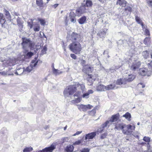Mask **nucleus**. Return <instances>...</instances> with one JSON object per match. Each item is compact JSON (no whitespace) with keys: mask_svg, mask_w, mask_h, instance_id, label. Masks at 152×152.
I'll return each mask as SVG.
<instances>
[{"mask_svg":"<svg viewBox=\"0 0 152 152\" xmlns=\"http://www.w3.org/2000/svg\"><path fill=\"white\" fill-rule=\"evenodd\" d=\"M56 144L53 143L50 146L46 147L42 150H39L38 152H52L56 148Z\"/></svg>","mask_w":152,"mask_h":152,"instance_id":"6e6552de","label":"nucleus"},{"mask_svg":"<svg viewBox=\"0 0 152 152\" xmlns=\"http://www.w3.org/2000/svg\"><path fill=\"white\" fill-rule=\"evenodd\" d=\"M47 50V48L46 46H44L42 50L41 51L42 53V54H45L46 53Z\"/></svg>","mask_w":152,"mask_h":152,"instance_id":"de8ad7c7","label":"nucleus"},{"mask_svg":"<svg viewBox=\"0 0 152 152\" xmlns=\"http://www.w3.org/2000/svg\"><path fill=\"white\" fill-rule=\"evenodd\" d=\"M88 12V9L82 5L76 11V14L78 16H80L82 14Z\"/></svg>","mask_w":152,"mask_h":152,"instance_id":"1a4fd4ad","label":"nucleus"},{"mask_svg":"<svg viewBox=\"0 0 152 152\" xmlns=\"http://www.w3.org/2000/svg\"><path fill=\"white\" fill-rule=\"evenodd\" d=\"M36 4L38 6L40 7H42L43 5L42 0H37L36 1Z\"/></svg>","mask_w":152,"mask_h":152,"instance_id":"58836bf2","label":"nucleus"},{"mask_svg":"<svg viewBox=\"0 0 152 152\" xmlns=\"http://www.w3.org/2000/svg\"><path fill=\"white\" fill-rule=\"evenodd\" d=\"M37 57H35L31 62V64L32 65V66L34 67L35 66L38 62V60H37Z\"/></svg>","mask_w":152,"mask_h":152,"instance_id":"c85d7f7f","label":"nucleus"},{"mask_svg":"<svg viewBox=\"0 0 152 152\" xmlns=\"http://www.w3.org/2000/svg\"><path fill=\"white\" fill-rule=\"evenodd\" d=\"M82 132V131H77L74 134L73 136H75L77 135H78Z\"/></svg>","mask_w":152,"mask_h":152,"instance_id":"680f3d73","label":"nucleus"},{"mask_svg":"<svg viewBox=\"0 0 152 152\" xmlns=\"http://www.w3.org/2000/svg\"><path fill=\"white\" fill-rule=\"evenodd\" d=\"M86 19V16H83L79 19V23L80 24H83L85 22Z\"/></svg>","mask_w":152,"mask_h":152,"instance_id":"bb28decb","label":"nucleus"},{"mask_svg":"<svg viewBox=\"0 0 152 152\" xmlns=\"http://www.w3.org/2000/svg\"><path fill=\"white\" fill-rule=\"evenodd\" d=\"M118 114H116L113 115L110 118L109 121H110V123H111L116 121L118 120Z\"/></svg>","mask_w":152,"mask_h":152,"instance_id":"6ab92c4d","label":"nucleus"},{"mask_svg":"<svg viewBox=\"0 0 152 152\" xmlns=\"http://www.w3.org/2000/svg\"><path fill=\"white\" fill-rule=\"evenodd\" d=\"M93 70V67H91L89 65H85L84 66L83 68V71L86 73L92 72Z\"/></svg>","mask_w":152,"mask_h":152,"instance_id":"9b49d317","label":"nucleus"},{"mask_svg":"<svg viewBox=\"0 0 152 152\" xmlns=\"http://www.w3.org/2000/svg\"><path fill=\"white\" fill-rule=\"evenodd\" d=\"M82 142L81 140H79L76 141L75 142L73 143V145H80Z\"/></svg>","mask_w":152,"mask_h":152,"instance_id":"3c124183","label":"nucleus"},{"mask_svg":"<svg viewBox=\"0 0 152 152\" xmlns=\"http://www.w3.org/2000/svg\"><path fill=\"white\" fill-rule=\"evenodd\" d=\"M131 38V37L129 36H126L125 39L124 40H123V42H126V43H125L124 45H129V43L131 42L130 39Z\"/></svg>","mask_w":152,"mask_h":152,"instance_id":"cd10ccee","label":"nucleus"},{"mask_svg":"<svg viewBox=\"0 0 152 152\" xmlns=\"http://www.w3.org/2000/svg\"><path fill=\"white\" fill-rule=\"evenodd\" d=\"M24 70L23 68L21 67H18L16 69V70L15 71V73L17 75H20L24 72Z\"/></svg>","mask_w":152,"mask_h":152,"instance_id":"f3484780","label":"nucleus"},{"mask_svg":"<svg viewBox=\"0 0 152 152\" xmlns=\"http://www.w3.org/2000/svg\"><path fill=\"white\" fill-rule=\"evenodd\" d=\"M140 65V61H134L132 64L131 66L130 69L133 71H135L138 69Z\"/></svg>","mask_w":152,"mask_h":152,"instance_id":"9d476101","label":"nucleus"},{"mask_svg":"<svg viewBox=\"0 0 152 152\" xmlns=\"http://www.w3.org/2000/svg\"><path fill=\"white\" fill-rule=\"evenodd\" d=\"M142 29L144 32V33L146 35L149 36L150 35V32L149 30L147 28V27L144 24H142Z\"/></svg>","mask_w":152,"mask_h":152,"instance_id":"4be33fe9","label":"nucleus"},{"mask_svg":"<svg viewBox=\"0 0 152 152\" xmlns=\"http://www.w3.org/2000/svg\"><path fill=\"white\" fill-rule=\"evenodd\" d=\"M71 21L72 22L75 23L76 22V20H75L74 18H71Z\"/></svg>","mask_w":152,"mask_h":152,"instance_id":"338daca9","label":"nucleus"},{"mask_svg":"<svg viewBox=\"0 0 152 152\" xmlns=\"http://www.w3.org/2000/svg\"><path fill=\"white\" fill-rule=\"evenodd\" d=\"M82 5L83 7H85L86 8L88 9V11L89 8H91L93 5L92 1L90 0H87L86 1V4H82Z\"/></svg>","mask_w":152,"mask_h":152,"instance_id":"ddd939ff","label":"nucleus"},{"mask_svg":"<svg viewBox=\"0 0 152 152\" xmlns=\"http://www.w3.org/2000/svg\"><path fill=\"white\" fill-rule=\"evenodd\" d=\"M28 51V49L24 50L23 52L25 54L24 55L25 58H29L33 55L34 53L31 51L27 52Z\"/></svg>","mask_w":152,"mask_h":152,"instance_id":"2eb2a0df","label":"nucleus"},{"mask_svg":"<svg viewBox=\"0 0 152 152\" xmlns=\"http://www.w3.org/2000/svg\"><path fill=\"white\" fill-rule=\"evenodd\" d=\"M15 63V61L13 59H10L5 61L4 62V64L6 66H11L14 65Z\"/></svg>","mask_w":152,"mask_h":152,"instance_id":"f8f14e48","label":"nucleus"},{"mask_svg":"<svg viewBox=\"0 0 152 152\" xmlns=\"http://www.w3.org/2000/svg\"><path fill=\"white\" fill-rule=\"evenodd\" d=\"M33 20H31V22H28V27H29L30 28H32L33 27Z\"/></svg>","mask_w":152,"mask_h":152,"instance_id":"49530a36","label":"nucleus"},{"mask_svg":"<svg viewBox=\"0 0 152 152\" xmlns=\"http://www.w3.org/2000/svg\"><path fill=\"white\" fill-rule=\"evenodd\" d=\"M148 66L151 69H152V61H151L150 63L147 64Z\"/></svg>","mask_w":152,"mask_h":152,"instance_id":"4d7b16f0","label":"nucleus"},{"mask_svg":"<svg viewBox=\"0 0 152 152\" xmlns=\"http://www.w3.org/2000/svg\"><path fill=\"white\" fill-rule=\"evenodd\" d=\"M132 8L129 6H126L124 12H126L127 13L126 14V15H127L129 13H130L131 12Z\"/></svg>","mask_w":152,"mask_h":152,"instance_id":"2f4dec72","label":"nucleus"},{"mask_svg":"<svg viewBox=\"0 0 152 152\" xmlns=\"http://www.w3.org/2000/svg\"><path fill=\"white\" fill-rule=\"evenodd\" d=\"M105 86L103 85H99L96 87V90L98 91H106Z\"/></svg>","mask_w":152,"mask_h":152,"instance_id":"412c9836","label":"nucleus"},{"mask_svg":"<svg viewBox=\"0 0 152 152\" xmlns=\"http://www.w3.org/2000/svg\"><path fill=\"white\" fill-rule=\"evenodd\" d=\"M69 47L70 50L75 54H80L82 50V46L79 42L71 43Z\"/></svg>","mask_w":152,"mask_h":152,"instance_id":"20e7f679","label":"nucleus"},{"mask_svg":"<svg viewBox=\"0 0 152 152\" xmlns=\"http://www.w3.org/2000/svg\"><path fill=\"white\" fill-rule=\"evenodd\" d=\"M107 135V133L105 132L104 133L101 135V138L102 139H103L104 138L106 137Z\"/></svg>","mask_w":152,"mask_h":152,"instance_id":"5fc2aeb1","label":"nucleus"},{"mask_svg":"<svg viewBox=\"0 0 152 152\" xmlns=\"http://www.w3.org/2000/svg\"><path fill=\"white\" fill-rule=\"evenodd\" d=\"M85 90V86L84 84L78 83L76 84L75 86L71 85L66 87L64 91V94L65 97H69L73 95L76 90H77V94H75L74 96L78 97L80 95L81 92L83 93ZM89 95V93L87 92L83 94V98H88Z\"/></svg>","mask_w":152,"mask_h":152,"instance_id":"f257e3e1","label":"nucleus"},{"mask_svg":"<svg viewBox=\"0 0 152 152\" xmlns=\"http://www.w3.org/2000/svg\"><path fill=\"white\" fill-rule=\"evenodd\" d=\"M135 128V126L134 124L132 126L129 124L126 125L123 123L116 124L115 127V129L121 130L123 133L126 135L131 134L132 132L130 130H134Z\"/></svg>","mask_w":152,"mask_h":152,"instance_id":"f03ea898","label":"nucleus"},{"mask_svg":"<svg viewBox=\"0 0 152 152\" xmlns=\"http://www.w3.org/2000/svg\"><path fill=\"white\" fill-rule=\"evenodd\" d=\"M33 150V148L31 147H26L24 148L23 151V152H30L32 151Z\"/></svg>","mask_w":152,"mask_h":152,"instance_id":"e433bc0d","label":"nucleus"},{"mask_svg":"<svg viewBox=\"0 0 152 152\" xmlns=\"http://www.w3.org/2000/svg\"><path fill=\"white\" fill-rule=\"evenodd\" d=\"M81 100V99L80 98L78 97L75 99V101L76 103H78L80 102Z\"/></svg>","mask_w":152,"mask_h":152,"instance_id":"13d9d810","label":"nucleus"},{"mask_svg":"<svg viewBox=\"0 0 152 152\" xmlns=\"http://www.w3.org/2000/svg\"><path fill=\"white\" fill-rule=\"evenodd\" d=\"M95 78L91 75H89V77L88 78V85L91 86L93 84V82Z\"/></svg>","mask_w":152,"mask_h":152,"instance_id":"aec40b11","label":"nucleus"},{"mask_svg":"<svg viewBox=\"0 0 152 152\" xmlns=\"http://www.w3.org/2000/svg\"><path fill=\"white\" fill-rule=\"evenodd\" d=\"M6 70V71H8L9 72H10V71H13L14 74L15 73V69H13L12 67H9Z\"/></svg>","mask_w":152,"mask_h":152,"instance_id":"09e8293b","label":"nucleus"},{"mask_svg":"<svg viewBox=\"0 0 152 152\" xmlns=\"http://www.w3.org/2000/svg\"><path fill=\"white\" fill-rule=\"evenodd\" d=\"M123 117L125 118L128 121H131V115L129 113V112L126 113L125 114L123 115Z\"/></svg>","mask_w":152,"mask_h":152,"instance_id":"b1692460","label":"nucleus"},{"mask_svg":"<svg viewBox=\"0 0 152 152\" xmlns=\"http://www.w3.org/2000/svg\"><path fill=\"white\" fill-rule=\"evenodd\" d=\"M17 24L20 28H22L23 27V23L21 21V19L19 17H18L17 19Z\"/></svg>","mask_w":152,"mask_h":152,"instance_id":"72a5a7b5","label":"nucleus"},{"mask_svg":"<svg viewBox=\"0 0 152 152\" xmlns=\"http://www.w3.org/2000/svg\"><path fill=\"white\" fill-rule=\"evenodd\" d=\"M70 56L71 58L74 59H76L77 58V56L74 54H70Z\"/></svg>","mask_w":152,"mask_h":152,"instance_id":"6e6d98bb","label":"nucleus"},{"mask_svg":"<svg viewBox=\"0 0 152 152\" xmlns=\"http://www.w3.org/2000/svg\"><path fill=\"white\" fill-rule=\"evenodd\" d=\"M40 26L39 25L37 24L36 26L34 27L33 29L35 31H38L40 30Z\"/></svg>","mask_w":152,"mask_h":152,"instance_id":"79ce46f5","label":"nucleus"},{"mask_svg":"<svg viewBox=\"0 0 152 152\" xmlns=\"http://www.w3.org/2000/svg\"><path fill=\"white\" fill-rule=\"evenodd\" d=\"M96 132L88 133L86 134L85 139L86 140L88 139H92L96 136Z\"/></svg>","mask_w":152,"mask_h":152,"instance_id":"4468645a","label":"nucleus"},{"mask_svg":"<svg viewBox=\"0 0 152 152\" xmlns=\"http://www.w3.org/2000/svg\"><path fill=\"white\" fill-rule=\"evenodd\" d=\"M33 67L34 66H32V65H31V64L30 66H28L26 68L25 71L28 72H30L32 70Z\"/></svg>","mask_w":152,"mask_h":152,"instance_id":"4c0bfd02","label":"nucleus"},{"mask_svg":"<svg viewBox=\"0 0 152 152\" xmlns=\"http://www.w3.org/2000/svg\"><path fill=\"white\" fill-rule=\"evenodd\" d=\"M147 70L145 68L141 69L140 70V73L142 76H145L147 75Z\"/></svg>","mask_w":152,"mask_h":152,"instance_id":"393cba45","label":"nucleus"},{"mask_svg":"<svg viewBox=\"0 0 152 152\" xmlns=\"http://www.w3.org/2000/svg\"><path fill=\"white\" fill-rule=\"evenodd\" d=\"M96 113V110L95 108L89 112V115L92 116L94 115Z\"/></svg>","mask_w":152,"mask_h":152,"instance_id":"a19ab883","label":"nucleus"},{"mask_svg":"<svg viewBox=\"0 0 152 152\" xmlns=\"http://www.w3.org/2000/svg\"><path fill=\"white\" fill-rule=\"evenodd\" d=\"M99 1L102 3H105L106 1V0H98Z\"/></svg>","mask_w":152,"mask_h":152,"instance_id":"774afa93","label":"nucleus"},{"mask_svg":"<svg viewBox=\"0 0 152 152\" xmlns=\"http://www.w3.org/2000/svg\"><path fill=\"white\" fill-rule=\"evenodd\" d=\"M5 15L8 18L10 17V15L9 12L7 10H5Z\"/></svg>","mask_w":152,"mask_h":152,"instance_id":"052dcab7","label":"nucleus"},{"mask_svg":"<svg viewBox=\"0 0 152 152\" xmlns=\"http://www.w3.org/2000/svg\"><path fill=\"white\" fill-rule=\"evenodd\" d=\"M149 6L152 7V1L151 0H148L147 1Z\"/></svg>","mask_w":152,"mask_h":152,"instance_id":"864d4df0","label":"nucleus"},{"mask_svg":"<svg viewBox=\"0 0 152 152\" xmlns=\"http://www.w3.org/2000/svg\"><path fill=\"white\" fill-rule=\"evenodd\" d=\"M68 40H70L72 43L80 42L81 40V36L79 34L76 32H73L71 34L68 33L67 36Z\"/></svg>","mask_w":152,"mask_h":152,"instance_id":"39448f33","label":"nucleus"},{"mask_svg":"<svg viewBox=\"0 0 152 152\" xmlns=\"http://www.w3.org/2000/svg\"><path fill=\"white\" fill-rule=\"evenodd\" d=\"M81 64L83 66V67H84V66H85V65H86V61L85 60H81Z\"/></svg>","mask_w":152,"mask_h":152,"instance_id":"bf43d9fd","label":"nucleus"},{"mask_svg":"<svg viewBox=\"0 0 152 152\" xmlns=\"http://www.w3.org/2000/svg\"><path fill=\"white\" fill-rule=\"evenodd\" d=\"M110 70L111 72H114L115 71H116L115 69L113 67L110 68Z\"/></svg>","mask_w":152,"mask_h":152,"instance_id":"0e129e2a","label":"nucleus"},{"mask_svg":"<svg viewBox=\"0 0 152 152\" xmlns=\"http://www.w3.org/2000/svg\"><path fill=\"white\" fill-rule=\"evenodd\" d=\"M90 149L88 148H84L81 150V152H89Z\"/></svg>","mask_w":152,"mask_h":152,"instance_id":"8fccbe9b","label":"nucleus"},{"mask_svg":"<svg viewBox=\"0 0 152 152\" xmlns=\"http://www.w3.org/2000/svg\"><path fill=\"white\" fill-rule=\"evenodd\" d=\"M74 147L72 145H68L66 148V150L68 152H71L73 151Z\"/></svg>","mask_w":152,"mask_h":152,"instance_id":"7c9ffc66","label":"nucleus"},{"mask_svg":"<svg viewBox=\"0 0 152 152\" xmlns=\"http://www.w3.org/2000/svg\"><path fill=\"white\" fill-rule=\"evenodd\" d=\"M143 140L146 142H149L150 141V138L149 137L145 136L144 137Z\"/></svg>","mask_w":152,"mask_h":152,"instance_id":"a18cd8bd","label":"nucleus"},{"mask_svg":"<svg viewBox=\"0 0 152 152\" xmlns=\"http://www.w3.org/2000/svg\"><path fill=\"white\" fill-rule=\"evenodd\" d=\"M117 4H119L122 7H125L126 5V1L123 0H118L117 1Z\"/></svg>","mask_w":152,"mask_h":152,"instance_id":"a878e982","label":"nucleus"},{"mask_svg":"<svg viewBox=\"0 0 152 152\" xmlns=\"http://www.w3.org/2000/svg\"><path fill=\"white\" fill-rule=\"evenodd\" d=\"M111 124V123H110V121H108L105 122L104 124H103L101 125V127L102 128H103L107 127V126H109Z\"/></svg>","mask_w":152,"mask_h":152,"instance_id":"f704fd0d","label":"nucleus"},{"mask_svg":"<svg viewBox=\"0 0 152 152\" xmlns=\"http://www.w3.org/2000/svg\"><path fill=\"white\" fill-rule=\"evenodd\" d=\"M77 106L78 108L80 111L82 110L83 111H87V110L91 109L93 107L90 104L83 105L81 104L80 105H77Z\"/></svg>","mask_w":152,"mask_h":152,"instance_id":"0eeeda50","label":"nucleus"},{"mask_svg":"<svg viewBox=\"0 0 152 152\" xmlns=\"http://www.w3.org/2000/svg\"><path fill=\"white\" fill-rule=\"evenodd\" d=\"M150 38L149 37H146L144 41V43L145 45H148V43L150 42Z\"/></svg>","mask_w":152,"mask_h":152,"instance_id":"37998d69","label":"nucleus"},{"mask_svg":"<svg viewBox=\"0 0 152 152\" xmlns=\"http://www.w3.org/2000/svg\"><path fill=\"white\" fill-rule=\"evenodd\" d=\"M13 71H10V72H9L8 71H3L0 72V74L3 76H7L9 75H13Z\"/></svg>","mask_w":152,"mask_h":152,"instance_id":"a211bd4d","label":"nucleus"},{"mask_svg":"<svg viewBox=\"0 0 152 152\" xmlns=\"http://www.w3.org/2000/svg\"><path fill=\"white\" fill-rule=\"evenodd\" d=\"M138 86L139 87H141H141L142 88H144L145 87V85L142 83H140L138 84Z\"/></svg>","mask_w":152,"mask_h":152,"instance_id":"e2e57ef3","label":"nucleus"},{"mask_svg":"<svg viewBox=\"0 0 152 152\" xmlns=\"http://www.w3.org/2000/svg\"><path fill=\"white\" fill-rule=\"evenodd\" d=\"M53 74L55 75H59L63 73V72L60 71V70L56 69L54 68L53 70L52 71Z\"/></svg>","mask_w":152,"mask_h":152,"instance_id":"5701e85b","label":"nucleus"},{"mask_svg":"<svg viewBox=\"0 0 152 152\" xmlns=\"http://www.w3.org/2000/svg\"><path fill=\"white\" fill-rule=\"evenodd\" d=\"M135 20L136 22L137 23L141 25L142 26V24H143V23L142 22V20L140 19V18L138 17L137 16H135Z\"/></svg>","mask_w":152,"mask_h":152,"instance_id":"c9c22d12","label":"nucleus"},{"mask_svg":"<svg viewBox=\"0 0 152 152\" xmlns=\"http://www.w3.org/2000/svg\"><path fill=\"white\" fill-rule=\"evenodd\" d=\"M69 140L68 137H64L61 139L60 142L61 143H63L64 142H67Z\"/></svg>","mask_w":152,"mask_h":152,"instance_id":"c03bdc74","label":"nucleus"},{"mask_svg":"<svg viewBox=\"0 0 152 152\" xmlns=\"http://www.w3.org/2000/svg\"><path fill=\"white\" fill-rule=\"evenodd\" d=\"M115 87V85L114 84H111L109 85L105 86V88L106 90H109L113 89Z\"/></svg>","mask_w":152,"mask_h":152,"instance_id":"c756f323","label":"nucleus"},{"mask_svg":"<svg viewBox=\"0 0 152 152\" xmlns=\"http://www.w3.org/2000/svg\"><path fill=\"white\" fill-rule=\"evenodd\" d=\"M87 93H89V94H92L93 93V91L92 90H89L88 91Z\"/></svg>","mask_w":152,"mask_h":152,"instance_id":"69168bd1","label":"nucleus"},{"mask_svg":"<svg viewBox=\"0 0 152 152\" xmlns=\"http://www.w3.org/2000/svg\"><path fill=\"white\" fill-rule=\"evenodd\" d=\"M22 42L21 45L24 50L28 49V48L31 49L34 48L35 45L34 42L31 41L30 38L24 37L22 38Z\"/></svg>","mask_w":152,"mask_h":152,"instance_id":"7ed1b4c3","label":"nucleus"},{"mask_svg":"<svg viewBox=\"0 0 152 152\" xmlns=\"http://www.w3.org/2000/svg\"><path fill=\"white\" fill-rule=\"evenodd\" d=\"M143 55L145 57L147 58L148 56V53L147 51H145L142 53Z\"/></svg>","mask_w":152,"mask_h":152,"instance_id":"603ef678","label":"nucleus"},{"mask_svg":"<svg viewBox=\"0 0 152 152\" xmlns=\"http://www.w3.org/2000/svg\"><path fill=\"white\" fill-rule=\"evenodd\" d=\"M135 77V76L133 74L129 75L127 78L119 79L117 80L116 84L121 85L122 84L125 85L127 82H130L133 80Z\"/></svg>","mask_w":152,"mask_h":152,"instance_id":"423d86ee","label":"nucleus"},{"mask_svg":"<svg viewBox=\"0 0 152 152\" xmlns=\"http://www.w3.org/2000/svg\"><path fill=\"white\" fill-rule=\"evenodd\" d=\"M5 21L3 18V15L2 13H0V24H1L2 27L3 26Z\"/></svg>","mask_w":152,"mask_h":152,"instance_id":"473e14b6","label":"nucleus"},{"mask_svg":"<svg viewBox=\"0 0 152 152\" xmlns=\"http://www.w3.org/2000/svg\"><path fill=\"white\" fill-rule=\"evenodd\" d=\"M38 20L40 22L42 25L44 26L45 24V20L40 18L38 19Z\"/></svg>","mask_w":152,"mask_h":152,"instance_id":"ea45409f","label":"nucleus"},{"mask_svg":"<svg viewBox=\"0 0 152 152\" xmlns=\"http://www.w3.org/2000/svg\"><path fill=\"white\" fill-rule=\"evenodd\" d=\"M107 31V29L104 28L103 29L102 31L99 32L98 33V35L100 38H102L103 37H104L106 36Z\"/></svg>","mask_w":152,"mask_h":152,"instance_id":"dca6fc26","label":"nucleus"}]
</instances>
